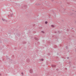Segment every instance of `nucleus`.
<instances>
[{"label": "nucleus", "instance_id": "nucleus-1", "mask_svg": "<svg viewBox=\"0 0 76 76\" xmlns=\"http://www.w3.org/2000/svg\"><path fill=\"white\" fill-rule=\"evenodd\" d=\"M51 27H52L53 28H54V26L53 25H51Z\"/></svg>", "mask_w": 76, "mask_h": 76}, {"label": "nucleus", "instance_id": "nucleus-2", "mask_svg": "<svg viewBox=\"0 0 76 76\" xmlns=\"http://www.w3.org/2000/svg\"><path fill=\"white\" fill-rule=\"evenodd\" d=\"M45 24H47V23H48V22H47V21H46L45 22Z\"/></svg>", "mask_w": 76, "mask_h": 76}, {"label": "nucleus", "instance_id": "nucleus-3", "mask_svg": "<svg viewBox=\"0 0 76 76\" xmlns=\"http://www.w3.org/2000/svg\"><path fill=\"white\" fill-rule=\"evenodd\" d=\"M40 61L41 60V61H44V59H42L41 60L40 59Z\"/></svg>", "mask_w": 76, "mask_h": 76}, {"label": "nucleus", "instance_id": "nucleus-4", "mask_svg": "<svg viewBox=\"0 0 76 76\" xmlns=\"http://www.w3.org/2000/svg\"><path fill=\"white\" fill-rule=\"evenodd\" d=\"M2 20L3 21H5V19H2Z\"/></svg>", "mask_w": 76, "mask_h": 76}, {"label": "nucleus", "instance_id": "nucleus-5", "mask_svg": "<svg viewBox=\"0 0 76 76\" xmlns=\"http://www.w3.org/2000/svg\"><path fill=\"white\" fill-rule=\"evenodd\" d=\"M41 32H42V33H44V31H41Z\"/></svg>", "mask_w": 76, "mask_h": 76}, {"label": "nucleus", "instance_id": "nucleus-6", "mask_svg": "<svg viewBox=\"0 0 76 76\" xmlns=\"http://www.w3.org/2000/svg\"><path fill=\"white\" fill-rule=\"evenodd\" d=\"M75 51H76V49H75Z\"/></svg>", "mask_w": 76, "mask_h": 76}, {"label": "nucleus", "instance_id": "nucleus-7", "mask_svg": "<svg viewBox=\"0 0 76 76\" xmlns=\"http://www.w3.org/2000/svg\"><path fill=\"white\" fill-rule=\"evenodd\" d=\"M22 74H23V73H22Z\"/></svg>", "mask_w": 76, "mask_h": 76}, {"label": "nucleus", "instance_id": "nucleus-8", "mask_svg": "<svg viewBox=\"0 0 76 76\" xmlns=\"http://www.w3.org/2000/svg\"><path fill=\"white\" fill-rule=\"evenodd\" d=\"M30 72V73H31V72Z\"/></svg>", "mask_w": 76, "mask_h": 76}, {"label": "nucleus", "instance_id": "nucleus-9", "mask_svg": "<svg viewBox=\"0 0 76 76\" xmlns=\"http://www.w3.org/2000/svg\"><path fill=\"white\" fill-rule=\"evenodd\" d=\"M30 72V73H31V72Z\"/></svg>", "mask_w": 76, "mask_h": 76}]
</instances>
